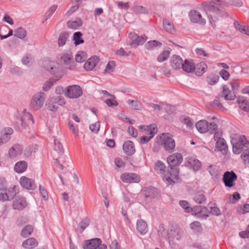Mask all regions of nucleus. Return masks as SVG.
<instances>
[{"mask_svg": "<svg viewBox=\"0 0 249 249\" xmlns=\"http://www.w3.org/2000/svg\"><path fill=\"white\" fill-rule=\"evenodd\" d=\"M232 151L234 154H239L242 152L241 158L245 164L249 167V141L245 136L239 137L236 142L232 143Z\"/></svg>", "mask_w": 249, "mask_h": 249, "instance_id": "obj_1", "label": "nucleus"}, {"mask_svg": "<svg viewBox=\"0 0 249 249\" xmlns=\"http://www.w3.org/2000/svg\"><path fill=\"white\" fill-rule=\"evenodd\" d=\"M232 90H230L228 85H224L222 87V97L227 100H234L236 98L235 93L239 90L240 87L238 80H233L231 83Z\"/></svg>", "mask_w": 249, "mask_h": 249, "instance_id": "obj_2", "label": "nucleus"}, {"mask_svg": "<svg viewBox=\"0 0 249 249\" xmlns=\"http://www.w3.org/2000/svg\"><path fill=\"white\" fill-rule=\"evenodd\" d=\"M183 230L176 224H171L167 231V240L170 244L175 240H179L183 236Z\"/></svg>", "mask_w": 249, "mask_h": 249, "instance_id": "obj_3", "label": "nucleus"}, {"mask_svg": "<svg viewBox=\"0 0 249 249\" xmlns=\"http://www.w3.org/2000/svg\"><path fill=\"white\" fill-rule=\"evenodd\" d=\"M197 130L201 133L209 132L210 134H214L218 129V126L215 123H209L205 120L198 121L196 124Z\"/></svg>", "mask_w": 249, "mask_h": 249, "instance_id": "obj_4", "label": "nucleus"}, {"mask_svg": "<svg viewBox=\"0 0 249 249\" xmlns=\"http://www.w3.org/2000/svg\"><path fill=\"white\" fill-rule=\"evenodd\" d=\"M46 98V94L43 92L35 94L31 101L30 107L34 110L40 109L43 105Z\"/></svg>", "mask_w": 249, "mask_h": 249, "instance_id": "obj_5", "label": "nucleus"}, {"mask_svg": "<svg viewBox=\"0 0 249 249\" xmlns=\"http://www.w3.org/2000/svg\"><path fill=\"white\" fill-rule=\"evenodd\" d=\"M64 93L70 98L76 99L82 95L83 91L80 86L73 85L66 87L64 89Z\"/></svg>", "mask_w": 249, "mask_h": 249, "instance_id": "obj_6", "label": "nucleus"}, {"mask_svg": "<svg viewBox=\"0 0 249 249\" xmlns=\"http://www.w3.org/2000/svg\"><path fill=\"white\" fill-rule=\"evenodd\" d=\"M105 244H102V241L100 238H95L87 240L84 241V249H107Z\"/></svg>", "mask_w": 249, "mask_h": 249, "instance_id": "obj_7", "label": "nucleus"}, {"mask_svg": "<svg viewBox=\"0 0 249 249\" xmlns=\"http://www.w3.org/2000/svg\"><path fill=\"white\" fill-rule=\"evenodd\" d=\"M179 170L168 169L162 177L163 179L169 184H173L179 182Z\"/></svg>", "mask_w": 249, "mask_h": 249, "instance_id": "obj_8", "label": "nucleus"}, {"mask_svg": "<svg viewBox=\"0 0 249 249\" xmlns=\"http://www.w3.org/2000/svg\"><path fill=\"white\" fill-rule=\"evenodd\" d=\"M161 141L163 147L165 151L169 153H172L175 151V141L168 134L162 133Z\"/></svg>", "mask_w": 249, "mask_h": 249, "instance_id": "obj_9", "label": "nucleus"}, {"mask_svg": "<svg viewBox=\"0 0 249 249\" xmlns=\"http://www.w3.org/2000/svg\"><path fill=\"white\" fill-rule=\"evenodd\" d=\"M182 160V156L179 153H176L170 155L167 159V162L171 169L179 170L178 166Z\"/></svg>", "mask_w": 249, "mask_h": 249, "instance_id": "obj_10", "label": "nucleus"}, {"mask_svg": "<svg viewBox=\"0 0 249 249\" xmlns=\"http://www.w3.org/2000/svg\"><path fill=\"white\" fill-rule=\"evenodd\" d=\"M142 194L144 197V200L147 202H150L158 196L159 191L154 187L149 186L142 188Z\"/></svg>", "mask_w": 249, "mask_h": 249, "instance_id": "obj_11", "label": "nucleus"}, {"mask_svg": "<svg viewBox=\"0 0 249 249\" xmlns=\"http://www.w3.org/2000/svg\"><path fill=\"white\" fill-rule=\"evenodd\" d=\"M237 179L236 174L233 171H226L224 173L222 180L225 186L231 188L235 185V181Z\"/></svg>", "mask_w": 249, "mask_h": 249, "instance_id": "obj_12", "label": "nucleus"}, {"mask_svg": "<svg viewBox=\"0 0 249 249\" xmlns=\"http://www.w3.org/2000/svg\"><path fill=\"white\" fill-rule=\"evenodd\" d=\"M145 130H146L148 132L150 136H142L141 137L140 143L142 144L148 143L158 132L157 127L154 124L147 126Z\"/></svg>", "mask_w": 249, "mask_h": 249, "instance_id": "obj_13", "label": "nucleus"}, {"mask_svg": "<svg viewBox=\"0 0 249 249\" xmlns=\"http://www.w3.org/2000/svg\"><path fill=\"white\" fill-rule=\"evenodd\" d=\"M220 136L221 134L216 131L214 134L213 139L216 141L215 147L218 151L226 152L228 149V145L225 140Z\"/></svg>", "mask_w": 249, "mask_h": 249, "instance_id": "obj_14", "label": "nucleus"}, {"mask_svg": "<svg viewBox=\"0 0 249 249\" xmlns=\"http://www.w3.org/2000/svg\"><path fill=\"white\" fill-rule=\"evenodd\" d=\"M120 178L125 183H138L140 181V176L135 173H124L121 176Z\"/></svg>", "mask_w": 249, "mask_h": 249, "instance_id": "obj_15", "label": "nucleus"}, {"mask_svg": "<svg viewBox=\"0 0 249 249\" xmlns=\"http://www.w3.org/2000/svg\"><path fill=\"white\" fill-rule=\"evenodd\" d=\"M20 183L22 187L27 190H34L36 188L34 180L25 176H22L20 178Z\"/></svg>", "mask_w": 249, "mask_h": 249, "instance_id": "obj_16", "label": "nucleus"}, {"mask_svg": "<svg viewBox=\"0 0 249 249\" xmlns=\"http://www.w3.org/2000/svg\"><path fill=\"white\" fill-rule=\"evenodd\" d=\"M42 66L44 68L52 74H54L58 71V68L55 66L54 61L50 60L43 61Z\"/></svg>", "mask_w": 249, "mask_h": 249, "instance_id": "obj_17", "label": "nucleus"}, {"mask_svg": "<svg viewBox=\"0 0 249 249\" xmlns=\"http://www.w3.org/2000/svg\"><path fill=\"white\" fill-rule=\"evenodd\" d=\"M129 37L132 39V42L130 43V45H133L135 47L143 44L147 39V37L145 35L138 36L134 33H130Z\"/></svg>", "mask_w": 249, "mask_h": 249, "instance_id": "obj_18", "label": "nucleus"}, {"mask_svg": "<svg viewBox=\"0 0 249 249\" xmlns=\"http://www.w3.org/2000/svg\"><path fill=\"white\" fill-rule=\"evenodd\" d=\"M203 5L207 12V14H208V12H212L216 14L221 15V16H225L227 14V13L225 10L220 9L219 8H217L213 5H210V4L207 2H204Z\"/></svg>", "mask_w": 249, "mask_h": 249, "instance_id": "obj_19", "label": "nucleus"}, {"mask_svg": "<svg viewBox=\"0 0 249 249\" xmlns=\"http://www.w3.org/2000/svg\"><path fill=\"white\" fill-rule=\"evenodd\" d=\"M13 133V130L11 127H8L2 130L0 135V146L4 143H6L10 139V135Z\"/></svg>", "mask_w": 249, "mask_h": 249, "instance_id": "obj_20", "label": "nucleus"}, {"mask_svg": "<svg viewBox=\"0 0 249 249\" xmlns=\"http://www.w3.org/2000/svg\"><path fill=\"white\" fill-rule=\"evenodd\" d=\"M18 123L21 124L22 126L25 128L27 126V123H25V121H27L29 124H33L34 120L32 115L29 112H26L25 115L18 119Z\"/></svg>", "mask_w": 249, "mask_h": 249, "instance_id": "obj_21", "label": "nucleus"}, {"mask_svg": "<svg viewBox=\"0 0 249 249\" xmlns=\"http://www.w3.org/2000/svg\"><path fill=\"white\" fill-rule=\"evenodd\" d=\"M123 148L124 152L128 156H132L136 151L133 142L127 141L123 144Z\"/></svg>", "mask_w": 249, "mask_h": 249, "instance_id": "obj_22", "label": "nucleus"}, {"mask_svg": "<svg viewBox=\"0 0 249 249\" xmlns=\"http://www.w3.org/2000/svg\"><path fill=\"white\" fill-rule=\"evenodd\" d=\"M207 70L206 64L203 62L198 63L195 65L194 64L193 71L197 76H201Z\"/></svg>", "mask_w": 249, "mask_h": 249, "instance_id": "obj_23", "label": "nucleus"}, {"mask_svg": "<svg viewBox=\"0 0 249 249\" xmlns=\"http://www.w3.org/2000/svg\"><path fill=\"white\" fill-rule=\"evenodd\" d=\"M184 61L178 55H173L171 59V63L172 68L174 69H180L182 68Z\"/></svg>", "mask_w": 249, "mask_h": 249, "instance_id": "obj_24", "label": "nucleus"}, {"mask_svg": "<svg viewBox=\"0 0 249 249\" xmlns=\"http://www.w3.org/2000/svg\"><path fill=\"white\" fill-rule=\"evenodd\" d=\"M99 57L94 55L88 59V60L85 62L84 65V68L87 70H92L96 65L97 63L99 62Z\"/></svg>", "mask_w": 249, "mask_h": 249, "instance_id": "obj_25", "label": "nucleus"}, {"mask_svg": "<svg viewBox=\"0 0 249 249\" xmlns=\"http://www.w3.org/2000/svg\"><path fill=\"white\" fill-rule=\"evenodd\" d=\"M27 203L25 197H20L18 198H16L13 203V208L14 209L18 210H22L26 207Z\"/></svg>", "mask_w": 249, "mask_h": 249, "instance_id": "obj_26", "label": "nucleus"}, {"mask_svg": "<svg viewBox=\"0 0 249 249\" xmlns=\"http://www.w3.org/2000/svg\"><path fill=\"white\" fill-rule=\"evenodd\" d=\"M23 150L22 146L19 144H16L9 150V155L11 158H15L21 154Z\"/></svg>", "mask_w": 249, "mask_h": 249, "instance_id": "obj_27", "label": "nucleus"}, {"mask_svg": "<svg viewBox=\"0 0 249 249\" xmlns=\"http://www.w3.org/2000/svg\"><path fill=\"white\" fill-rule=\"evenodd\" d=\"M136 229L141 234H145L148 231L146 222L142 219L138 220L137 222Z\"/></svg>", "mask_w": 249, "mask_h": 249, "instance_id": "obj_28", "label": "nucleus"}, {"mask_svg": "<svg viewBox=\"0 0 249 249\" xmlns=\"http://www.w3.org/2000/svg\"><path fill=\"white\" fill-rule=\"evenodd\" d=\"M28 164L26 161L22 160L18 161L14 166L15 172L18 173H22L26 170Z\"/></svg>", "mask_w": 249, "mask_h": 249, "instance_id": "obj_29", "label": "nucleus"}, {"mask_svg": "<svg viewBox=\"0 0 249 249\" xmlns=\"http://www.w3.org/2000/svg\"><path fill=\"white\" fill-rule=\"evenodd\" d=\"M38 243L35 238H29L23 241L22 246L28 249H32L36 247Z\"/></svg>", "mask_w": 249, "mask_h": 249, "instance_id": "obj_30", "label": "nucleus"}, {"mask_svg": "<svg viewBox=\"0 0 249 249\" xmlns=\"http://www.w3.org/2000/svg\"><path fill=\"white\" fill-rule=\"evenodd\" d=\"M83 25V21L80 18H77L75 20H70L67 22V25L69 28L77 29Z\"/></svg>", "mask_w": 249, "mask_h": 249, "instance_id": "obj_31", "label": "nucleus"}, {"mask_svg": "<svg viewBox=\"0 0 249 249\" xmlns=\"http://www.w3.org/2000/svg\"><path fill=\"white\" fill-rule=\"evenodd\" d=\"M188 165L194 171L199 170L201 167V162L199 160L193 158H190L188 160Z\"/></svg>", "mask_w": 249, "mask_h": 249, "instance_id": "obj_32", "label": "nucleus"}, {"mask_svg": "<svg viewBox=\"0 0 249 249\" xmlns=\"http://www.w3.org/2000/svg\"><path fill=\"white\" fill-rule=\"evenodd\" d=\"M194 64L193 60L186 59L183 62L182 69L184 71L188 73L192 72Z\"/></svg>", "mask_w": 249, "mask_h": 249, "instance_id": "obj_33", "label": "nucleus"}, {"mask_svg": "<svg viewBox=\"0 0 249 249\" xmlns=\"http://www.w3.org/2000/svg\"><path fill=\"white\" fill-rule=\"evenodd\" d=\"M155 170L157 173L162 174V176L167 171L166 170L165 164L160 160H158L155 164Z\"/></svg>", "mask_w": 249, "mask_h": 249, "instance_id": "obj_34", "label": "nucleus"}, {"mask_svg": "<svg viewBox=\"0 0 249 249\" xmlns=\"http://www.w3.org/2000/svg\"><path fill=\"white\" fill-rule=\"evenodd\" d=\"M237 102L241 109L245 111L249 112V100L244 99V97L238 98Z\"/></svg>", "mask_w": 249, "mask_h": 249, "instance_id": "obj_35", "label": "nucleus"}, {"mask_svg": "<svg viewBox=\"0 0 249 249\" xmlns=\"http://www.w3.org/2000/svg\"><path fill=\"white\" fill-rule=\"evenodd\" d=\"M161 147H163L161 141V136L159 135L157 136L155 139L152 150L154 152H158L160 150Z\"/></svg>", "mask_w": 249, "mask_h": 249, "instance_id": "obj_36", "label": "nucleus"}, {"mask_svg": "<svg viewBox=\"0 0 249 249\" xmlns=\"http://www.w3.org/2000/svg\"><path fill=\"white\" fill-rule=\"evenodd\" d=\"M162 45V43L156 40H153L149 41H148L145 44V47L146 49L148 50H153L154 48H156L157 47H160Z\"/></svg>", "mask_w": 249, "mask_h": 249, "instance_id": "obj_37", "label": "nucleus"}, {"mask_svg": "<svg viewBox=\"0 0 249 249\" xmlns=\"http://www.w3.org/2000/svg\"><path fill=\"white\" fill-rule=\"evenodd\" d=\"M82 36L83 34L81 32H76L73 34V40L75 46L83 44L84 42V40L82 38Z\"/></svg>", "mask_w": 249, "mask_h": 249, "instance_id": "obj_38", "label": "nucleus"}, {"mask_svg": "<svg viewBox=\"0 0 249 249\" xmlns=\"http://www.w3.org/2000/svg\"><path fill=\"white\" fill-rule=\"evenodd\" d=\"M33 230H34V229L32 225H27L21 231V232L20 233L21 236L24 238H26V237H28L29 236H30L31 234V233L33 231Z\"/></svg>", "mask_w": 249, "mask_h": 249, "instance_id": "obj_39", "label": "nucleus"}, {"mask_svg": "<svg viewBox=\"0 0 249 249\" xmlns=\"http://www.w3.org/2000/svg\"><path fill=\"white\" fill-rule=\"evenodd\" d=\"M68 36L69 33L68 32H64L60 34L58 40L59 46H62L65 44Z\"/></svg>", "mask_w": 249, "mask_h": 249, "instance_id": "obj_40", "label": "nucleus"}, {"mask_svg": "<svg viewBox=\"0 0 249 249\" xmlns=\"http://www.w3.org/2000/svg\"><path fill=\"white\" fill-rule=\"evenodd\" d=\"M72 56L71 53H64L61 56L60 60L65 65H70L71 60H72Z\"/></svg>", "mask_w": 249, "mask_h": 249, "instance_id": "obj_41", "label": "nucleus"}, {"mask_svg": "<svg viewBox=\"0 0 249 249\" xmlns=\"http://www.w3.org/2000/svg\"><path fill=\"white\" fill-rule=\"evenodd\" d=\"M219 77L218 75H214L213 73L209 74L207 78V81L209 85H214L218 81Z\"/></svg>", "mask_w": 249, "mask_h": 249, "instance_id": "obj_42", "label": "nucleus"}, {"mask_svg": "<svg viewBox=\"0 0 249 249\" xmlns=\"http://www.w3.org/2000/svg\"><path fill=\"white\" fill-rule=\"evenodd\" d=\"M193 199L198 204H204L206 201V196L201 193L196 194Z\"/></svg>", "mask_w": 249, "mask_h": 249, "instance_id": "obj_43", "label": "nucleus"}, {"mask_svg": "<svg viewBox=\"0 0 249 249\" xmlns=\"http://www.w3.org/2000/svg\"><path fill=\"white\" fill-rule=\"evenodd\" d=\"M127 103L131 106L134 110H141L142 108V104L137 100H133L129 99L127 101Z\"/></svg>", "mask_w": 249, "mask_h": 249, "instance_id": "obj_44", "label": "nucleus"}, {"mask_svg": "<svg viewBox=\"0 0 249 249\" xmlns=\"http://www.w3.org/2000/svg\"><path fill=\"white\" fill-rule=\"evenodd\" d=\"M170 52L168 50H164L162 51L158 56L157 60L159 62H162L166 60L169 57Z\"/></svg>", "mask_w": 249, "mask_h": 249, "instance_id": "obj_45", "label": "nucleus"}, {"mask_svg": "<svg viewBox=\"0 0 249 249\" xmlns=\"http://www.w3.org/2000/svg\"><path fill=\"white\" fill-rule=\"evenodd\" d=\"M163 25L165 29L169 32H172L174 30V26L171 21L169 20L164 18L163 20Z\"/></svg>", "mask_w": 249, "mask_h": 249, "instance_id": "obj_46", "label": "nucleus"}, {"mask_svg": "<svg viewBox=\"0 0 249 249\" xmlns=\"http://www.w3.org/2000/svg\"><path fill=\"white\" fill-rule=\"evenodd\" d=\"M89 223V219L86 218L83 219L78 225L79 231L80 233H82L85 229L87 227Z\"/></svg>", "mask_w": 249, "mask_h": 249, "instance_id": "obj_47", "label": "nucleus"}, {"mask_svg": "<svg viewBox=\"0 0 249 249\" xmlns=\"http://www.w3.org/2000/svg\"><path fill=\"white\" fill-rule=\"evenodd\" d=\"M26 31L22 27H19L17 30H15V36L19 38H23L26 36Z\"/></svg>", "mask_w": 249, "mask_h": 249, "instance_id": "obj_48", "label": "nucleus"}, {"mask_svg": "<svg viewBox=\"0 0 249 249\" xmlns=\"http://www.w3.org/2000/svg\"><path fill=\"white\" fill-rule=\"evenodd\" d=\"M87 54L86 53L83 52L81 51L77 53V54L75 56V61L77 62L82 63L84 62L87 59Z\"/></svg>", "mask_w": 249, "mask_h": 249, "instance_id": "obj_49", "label": "nucleus"}, {"mask_svg": "<svg viewBox=\"0 0 249 249\" xmlns=\"http://www.w3.org/2000/svg\"><path fill=\"white\" fill-rule=\"evenodd\" d=\"M46 106L48 110L52 111H54L58 108V105L55 103L53 99H52L50 102L46 104Z\"/></svg>", "mask_w": 249, "mask_h": 249, "instance_id": "obj_50", "label": "nucleus"}, {"mask_svg": "<svg viewBox=\"0 0 249 249\" xmlns=\"http://www.w3.org/2000/svg\"><path fill=\"white\" fill-rule=\"evenodd\" d=\"M191 22L196 23L200 25H204L206 23V20L202 17H190Z\"/></svg>", "mask_w": 249, "mask_h": 249, "instance_id": "obj_51", "label": "nucleus"}, {"mask_svg": "<svg viewBox=\"0 0 249 249\" xmlns=\"http://www.w3.org/2000/svg\"><path fill=\"white\" fill-rule=\"evenodd\" d=\"M158 233L160 236L167 239V231H166V229L163 224H160V225Z\"/></svg>", "mask_w": 249, "mask_h": 249, "instance_id": "obj_52", "label": "nucleus"}, {"mask_svg": "<svg viewBox=\"0 0 249 249\" xmlns=\"http://www.w3.org/2000/svg\"><path fill=\"white\" fill-rule=\"evenodd\" d=\"M57 80L55 79H50L49 80L47 81L43 85V89L45 91H47L50 89L52 86L56 82Z\"/></svg>", "mask_w": 249, "mask_h": 249, "instance_id": "obj_53", "label": "nucleus"}, {"mask_svg": "<svg viewBox=\"0 0 249 249\" xmlns=\"http://www.w3.org/2000/svg\"><path fill=\"white\" fill-rule=\"evenodd\" d=\"M133 10L138 14H149L148 10L144 7L137 5L133 8Z\"/></svg>", "mask_w": 249, "mask_h": 249, "instance_id": "obj_54", "label": "nucleus"}, {"mask_svg": "<svg viewBox=\"0 0 249 249\" xmlns=\"http://www.w3.org/2000/svg\"><path fill=\"white\" fill-rule=\"evenodd\" d=\"M211 211H210V213L212 214L215 216H219L221 214L220 210L219 208L217 207V205L215 203H213L211 206Z\"/></svg>", "mask_w": 249, "mask_h": 249, "instance_id": "obj_55", "label": "nucleus"}, {"mask_svg": "<svg viewBox=\"0 0 249 249\" xmlns=\"http://www.w3.org/2000/svg\"><path fill=\"white\" fill-rule=\"evenodd\" d=\"M179 205L184 209L185 212L190 213L191 212L192 207L189 206V203L186 200H180L179 202Z\"/></svg>", "mask_w": 249, "mask_h": 249, "instance_id": "obj_56", "label": "nucleus"}, {"mask_svg": "<svg viewBox=\"0 0 249 249\" xmlns=\"http://www.w3.org/2000/svg\"><path fill=\"white\" fill-rule=\"evenodd\" d=\"M201 208V212L200 213L199 217L204 219H207L210 213L209 210L206 207L202 205Z\"/></svg>", "mask_w": 249, "mask_h": 249, "instance_id": "obj_57", "label": "nucleus"}, {"mask_svg": "<svg viewBox=\"0 0 249 249\" xmlns=\"http://www.w3.org/2000/svg\"><path fill=\"white\" fill-rule=\"evenodd\" d=\"M7 196H8V200H12L17 195V192L15 187L9 188L6 191Z\"/></svg>", "mask_w": 249, "mask_h": 249, "instance_id": "obj_58", "label": "nucleus"}, {"mask_svg": "<svg viewBox=\"0 0 249 249\" xmlns=\"http://www.w3.org/2000/svg\"><path fill=\"white\" fill-rule=\"evenodd\" d=\"M54 143V150L57 151L59 154H63L64 153L63 147L62 144L59 142H56L55 140Z\"/></svg>", "mask_w": 249, "mask_h": 249, "instance_id": "obj_59", "label": "nucleus"}, {"mask_svg": "<svg viewBox=\"0 0 249 249\" xmlns=\"http://www.w3.org/2000/svg\"><path fill=\"white\" fill-rule=\"evenodd\" d=\"M116 4L118 7L121 10H126L129 8V4L128 2L117 1Z\"/></svg>", "mask_w": 249, "mask_h": 249, "instance_id": "obj_60", "label": "nucleus"}, {"mask_svg": "<svg viewBox=\"0 0 249 249\" xmlns=\"http://www.w3.org/2000/svg\"><path fill=\"white\" fill-rule=\"evenodd\" d=\"M7 181L3 177L0 178V190L1 191H7Z\"/></svg>", "mask_w": 249, "mask_h": 249, "instance_id": "obj_61", "label": "nucleus"}, {"mask_svg": "<svg viewBox=\"0 0 249 249\" xmlns=\"http://www.w3.org/2000/svg\"><path fill=\"white\" fill-rule=\"evenodd\" d=\"M201 205H196L192 207L191 212L193 215L199 216L201 212Z\"/></svg>", "mask_w": 249, "mask_h": 249, "instance_id": "obj_62", "label": "nucleus"}, {"mask_svg": "<svg viewBox=\"0 0 249 249\" xmlns=\"http://www.w3.org/2000/svg\"><path fill=\"white\" fill-rule=\"evenodd\" d=\"M32 60L33 59L32 56L29 54H27L26 56L23 57L22 59V62L23 64L29 66Z\"/></svg>", "mask_w": 249, "mask_h": 249, "instance_id": "obj_63", "label": "nucleus"}, {"mask_svg": "<svg viewBox=\"0 0 249 249\" xmlns=\"http://www.w3.org/2000/svg\"><path fill=\"white\" fill-rule=\"evenodd\" d=\"M90 130L95 133H98L100 129V124L99 122H96L93 124L89 125Z\"/></svg>", "mask_w": 249, "mask_h": 249, "instance_id": "obj_64", "label": "nucleus"}]
</instances>
